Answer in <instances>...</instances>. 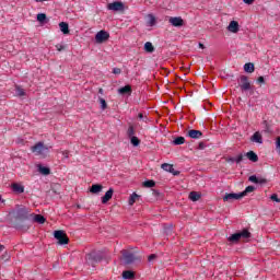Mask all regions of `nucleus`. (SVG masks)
Masks as SVG:
<instances>
[{"mask_svg":"<svg viewBox=\"0 0 280 280\" xmlns=\"http://www.w3.org/2000/svg\"><path fill=\"white\" fill-rule=\"evenodd\" d=\"M122 260L125 266H131V264H137V261H141V256L132 252H124Z\"/></svg>","mask_w":280,"mask_h":280,"instance_id":"1","label":"nucleus"},{"mask_svg":"<svg viewBox=\"0 0 280 280\" xmlns=\"http://www.w3.org/2000/svg\"><path fill=\"white\" fill-rule=\"evenodd\" d=\"M250 237V232L246 229L242 230L241 232H236L229 237V242L233 244H237L240 240H248Z\"/></svg>","mask_w":280,"mask_h":280,"instance_id":"2","label":"nucleus"},{"mask_svg":"<svg viewBox=\"0 0 280 280\" xmlns=\"http://www.w3.org/2000/svg\"><path fill=\"white\" fill-rule=\"evenodd\" d=\"M31 152L37 154V156H43V154H47V152H49V148H47L43 142H37L31 148Z\"/></svg>","mask_w":280,"mask_h":280,"instance_id":"3","label":"nucleus"},{"mask_svg":"<svg viewBox=\"0 0 280 280\" xmlns=\"http://www.w3.org/2000/svg\"><path fill=\"white\" fill-rule=\"evenodd\" d=\"M54 237H55V240L58 241V244L60 246H65V245L69 244V236H67V233H65V231H62V230L55 231Z\"/></svg>","mask_w":280,"mask_h":280,"instance_id":"4","label":"nucleus"},{"mask_svg":"<svg viewBox=\"0 0 280 280\" xmlns=\"http://www.w3.org/2000/svg\"><path fill=\"white\" fill-rule=\"evenodd\" d=\"M238 86L243 93H246V91H253V85L246 75H241Z\"/></svg>","mask_w":280,"mask_h":280,"instance_id":"5","label":"nucleus"},{"mask_svg":"<svg viewBox=\"0 0 280 280\" xmlns=\"http://www.w3.org/2000/svg\"><path fill=\"white\" fill-rule=\"evenodd\" d=\"M86 261L90 266L95 267V264H100V261H102V254L93 252L88 255Z\"/></svg>","mask_w":280,"mask_h":280,"instance_id":"6","label":"nucleus"},{"mask_svg":"<svg viewBox=\"0 0 280 280\" xmlns=\"http://www.w3.org/2000/svg\"><path fill=\"white\" fill-rule=\"evenodd\" d=\"M108 38H110V34H108V32H106V31H100L95 35V42L98 45H102V43H106V40H108Z\"/></svg>","mask_w":280,"mask_h":280,"instance_id":"7","label":"nucleus"},{"mask_svg":"<svg viewBox=\"0 0 280 280\" xmlns=\"http://www.w3.org/2000/svg\"><path fill=\"white\" fill-rule=\"evenodd\" d=\"M242 198H244V194L238 192H230V194H225V196L223 197V201L224 202H233V200H242Z\"/></svg>","mask_w":280,"mask_h":280,"instance_id":"8","label":"nucleus"},{"mask_svg":"<svg viewBox=\"0 0 280 280\" xmlns=\"http://www.w3.org/2000/svg\"><path fill=\"white\" fill-rule=\"evenodd\" d=\"M168 23L172 24L173 27H183V25H185V20L180 16H171Z\"/></svg>","mask_w":280,"mask_h":280,"instance_id":"9","label":"nucleus"},{"mask_svg":"<svg viewBox=\"0 0 280 280\" xmlns=\"http://www.w3.org/2000/svg\"><path fill=\"white\" fill-rule=\"evenodd\" d=\"M108 10H112L113 12H121L124 11V2H113L107 5Z\"/></svg>","mask_w":280,"mask_h":280,"instance_id":"10","label":"nucleus"},{"mask_svg":"<svg viewBox=\"0 0 280 280\" xmlns=\"http://www.w3.org/2000/svg\"><path fill=\"white\" fill-rule=\"evenodd\" d=\"M15 220L19 222H24V220H27V210L26 209H20L14 213Z\"/></svg>","mask_w":280,"mask_h":280,"instance_id":"11","label":"nucleus"},{"mask_svg":"<svg viewBox=\"0 0 280 280\" xmlns=\"http://www.w3.org/2000/svg\"><path fill=\"white\" fill-rule=\"evenodd\" d=\"M228 30L232 32V34H237L240 32V23L237 21H231Z\"/></svg>","mask_w":280,"mask_h":280,"instance_id":"12","label":"nucleus"},{"mask_svg":"<svg viewBox=\"0 0 280 280\" xmlns=\"http://www.w3.org/2000/svg\"><path fill=\"white\" fill-rule=\"evenodd\" d=\"M187 137H189L190 139H200V137H202V131L190 129L187 132Z\"/></svg>","mask_w":280,"mask_h":280,"instance_id":"13","label":"nucleus"},{"mask_svg":"<svg viewBox=\"0 0 280 280\" xmlns=\"http://www.w3.org/2000/svg\"><path fill=\"white\" fill-rule=\"evenodd\" d=\"M113 194H115V190L113 188H109L102 197V203L106 205V202H108V200L113 198Z\"/></svg>","mask_w":280,"mask_h":280,"instance_id":"14","label":"nucleus"},{"mask_svg":"<svg viewBox=\"0 0 280 280\" xmlns=\"http://www.w3.org/2000/svg\"><path fill=\"white\" fill-rule=\"evenodd\" d=\"M162 170H164V172H170V174H174V176H178V172L174 171V165L172 164H162Z\"/></svg>","mask_w":280,"mask_h":280,"instance_id":"15","label":"nucleus"},{"mask_svg":"<svg viewBox=\"0 0 280 280\" xmlns=\"http://www.w3.org/2000/svg\"><path fill=\"white\" fill-rule=\"evenodd\" d=\"M250 141H253L254 143H264V138L261 137V133H259V131H256L252 136Z\"/></svg>","mask_w":280,"mask_h":280,"instance_id":"16","label":"nucleus"},{"mask_svg":"<svg viewBox=\"0 0 280 280\" xmlns=\"http://www.w3.org/2000/svg\"><path fill=\"white\" fill-rule=\"evenodd\" d=\"M118 93H119L120 95H130V93H132V86H130V85H125V86H122V88H120V89L118 90Z\"/></svg>","mask_w":280,"mask_h":280,"instance_id":"17","label":"nucleus"},{"mask_svg":"<svg viewBox=\"0 0 280 280\" xmlns=\"http://www.w3.org/2000/svg\"><path fill=\"white\" fill-rule=\"evenodd\" d=\"M246 156H247L248 161H252V163H257V161H259V156L254 151H248L246 153Z\"/></svg>","mask_w":280,"mask_h":280,"instance_id":"18","label":"nucleus"},{"mask_svg":"<svg viewBox=\"0 0 280 280\" xmlns=\"http://www.w3.org/2000/svg\"><path fill=\"white\" fill-rule=\"evenodd\" d=\"M200 198H202V195H200V192H198V191H191L189 194V200H191L192 202H198V200H200Z\"/></svg>","mask_w":280,"mask_h":280,"instance_id":"19","label":"nucleus"},{"mask_svg":"<svg viewBox=\"0 0 280 280\" xmlns=\"http://www.w3.org/2000/svg\"><path fill=\"white\" fill-rule=\"evenodd\" d=\"M12 189L16 194H23L25 191V187L21 184H12Z\"/></svg>","mask_w":280,"mask_h":280,"instance_id":"20","label":"nucleus"},{"mask_svg":"<svg viewBox=\"0 0 280 280\" xmlns=\"http://www.w3.org/2000/svg\"><path fill=\"white\" fill-rule=\"evenodd\" d=\"M102 189H104V186H102L100 184H94L91 186L90 191H91V194H100V191H102Z\"/></svg>","mask_w":280,"mask_h":280,"instance_id":"21","label":"nucleus"},{"mask_svg":"<svg viewBox=\"0 0 280 280\" xmlns=\"http://www.w3.org/2000/svg\"><path fill=\"white\" fill-rule=\"evenodd\" d=\"M144 51L147 54H154V45H152V42H147L144 44Z\"/></svg>","mask_w":280,"mask_h":280,"instance_id":"22","label":"nucleus"},{"mask_svg":"<svg viewBox=\"0 0 280 280\" xmlns=\"http://www.w3.org/2000/svg\"><path fill=\"white\" fill-rule=\"evenodd\" d=\"M38 172L40 174H43L44 176H49V174H51V170H49V167H46V166H43V165L38 166Z\"/></svg>","mask_w":280,"mask_h":280,"instance_id":"23","label":"nucleus"},{"mask_svg":"<svg viewBox=\"0 0 280 280\" xmlns=\"http://www.w3.org/2000/svg\"><path fill=\"white\" fill-rule=\"evenodd\" d=\"M244 71H246V73H253L255 71V65L252 62L245 63Z\"/></svg>","mask_w":280,"mask_h":280,"instance_id":"24","label":"nucleus"},{"mask_svg":"<svg viewBox=\"0 0 280 280\" xmlns=\"http://www.w3.org/2000/svg\"><path fill=\"white\" fill-rule=\"evenodd\" d=\"M59 27L62 34H69V24L67 22L59 23Z\"/></svg>","mask_w":280,"mask_h":280,"instance_id":"25","label":"nucleus"},{"mask_svg":"<svg viewBox=\"0 0 280 280\" xmlns=\"http://www.w3.org/2000/svg\"><path fill=\"white\" fill-rule=\"evenodd\" d=\"M122 279H129L132 280L135 279V272L131 270H126L122 272Z\"/></svg>","mask_w":280,"mask_h":280,"instance_id":"26","label":"nucleus"},{"mask_svg":"<svg viewBox=\"0 0 280 280\" xmlns=\"http://www.w3.org/2000/svg\"><path fill=\"white\" fill-rule=\"evenodd\" d=\"M185 143V137H177L173 140L174 145H183Z\"/></svg>","mask_w":280,"mask_h":280,"instance_id":"27","label":"nucleus"},{"mask_svg":"<svg viewBox=\"0 0 280 280\" xmlns=\"http://www.w3.org/2000/svg\"><path fill=\"white\" fill-rule=\"evenodd\" d=\"M139 195H137V192H133L130 198H129V205L132 206L137 202V200H139Z\"/></svg>","mask_w":280,"mask_h":280,"instance_id":"28","label":"nucleus"},{"mask_svg":"<svg viewBox=\"0 0 280 280\" xmlns=\"http://www.w3.org/2000/svg\"><path fill=\"white\" fill-rule=\"evenodd\" d=\"M155 185H156V182H154L152 179L143 182V187H147L149 189L152 188V187H155Z\"/></svg>","mask_w":280,"mask_h":280,"instance_id":"29","label":"nucleus"},{"mask_svg":"<svg viewBox=\"0 0 280 280\" xmlns=\"http://www.w3.org/2000/svg\"><path fill=\"white\" fill-rule=\"evenodd\" d=\"M34 220L38 224H45V217H43V214H35Z\"/></svg>","mask_w":280,"mask_h":280,"instance_id":"30","label":"nucleus"},{"mask_svg":"<svg viewBox=\"0 0 280 280\" xmlns=\"http://www.w3.org/2000/svg\"><path fill=\"white\" fill-rule=\"evenodd\" d=\"M253 191H255V186H247V187L245 188V190L242 191L241 194H243V198H244V196H246V195H248V194H253Z\"/></svg>","mask_w":280,"mask_h":280,"instance_id":"31","label":"nucleus"},{"mask_svg":"<svg viewBox=\"0 0 280 280\" xmlns=\"http://www.w3.org/2000/svg\"><path fill=\"white\" fill-rule=\"evenodd\" d=\"M15 94H16L19 97H23V96H25V90H23V88H21V86H16V88H15Z\"/></svg>","mask_w":280,"mask_h":280,"instance_id":"32","label":"nucleus"},{"mask_svg":"<svg viewBox=\"0 0 280 280\" xmlns=\"http://www.w3.org/2000/svg\"><path fill=\"white\" fill-rule=\"evenodd\" d=\"M98 103L101 104L102 110H106V108H108V104L106 103V100L102 98L101 96L98 97Z\"/></svg>","mask_w":280,"mask_h":280,"instance_id":"33","label":"nucleus"},{"mask_svg":"<svg viewBox=\"0 0 280 280\" xmlns=\"http://www.w3.org/2000/svg\"><path fill=\"white\" fill-rule=\"evenodd\" d=\"M37 21H38V23H44L45 21H47V14L38 13L37 14Z\"/></svg>","mask_w":280,"mask_h":280,"instance_id":"34","label":"nucleus"},{"mask_svg":"<svg viewBox=\"0 0 280 280\" xmlns=\"http://www.w3.org/2000/svg\"><path fill=\"white\" fill-rule=\"evenodd\" d=\"M130 139H131V143L133 144L135 148H137L141 144V140H139V138L132 136Z\"/></svg>","mask_w":280,"mask_h":280,"instance_id":"35","label":"nucleus"},{"mask_svg":"<svg viewBox=\"0 0 280 280\" xmlns=\"http://www.w3.org/2000/svg\"><path fill=\"white\" fill-rule=\"evenodd\" d=\"M127 135L129 138L135 137V127L130 126L127 130Z\"/></svg>","mask_w":280,"mask_h":280,"instance_id":"36","label":"nucleus"},{"mask_svg":"<svg viewBox=\"0 0 280 280\" xmlns=\"http://www.w3.org/2000/svg\"><path fill=\"white\" fill-rule=\"evenodd\" d=\"M248 182L255 183L257 185V183H259V177L252 175V176H249Z\"/></svg>","mask_w":280,"mask_h":280,"instance_id":"37","label":"nucleus"},{"mask_svg":"<svg viewBox=\"0 0 280 280\" xmlns=\"http://www.w3.org/2000/svg\"><path fill=\"white\" fill-rule=\"evenodd\" d=\"M149 23H150L151 26L154 25L156 23V18H154V15L150 14L149 15Z\"/></svg>","mask_w":280,"mask_h":280,"instance_id":"38","label":"nucleus"},{"mask_svg":"<svg viewBox=\"0 0 280 280\" xmlns=\"http://www.w3.org/2000/svg\"><path fill=\"white\" fill-rule=\"evenodd\" d=\"M244 161V154H238L236 158H235V163L240 164L241 162Z\"/></svg>","mask_w":280,"mask_h":280,"instance_id":"39","label":"nucleus"},{"mask_svg":"<svg viewBox=\"0 0 280 280\" xmlns=\"http://www.w3.org/2000/svg\"><path fill=\"white\" fill-rule=\"evenodd\" d=\"M270 200H272L273 202H280L279 196L277 194L271 195Z\"/></svg>","mask_w":280,"mask_h":280,"instance_id":"40","label":"nucleus"},{"mask_svg":"<svg viewBox=\"0 0 280 280\" xmlns=\"http://www.w3.org/2000/svg\"><path fill=\"white\" fill-rule=\"evenodd\" d=\"M266 183H268V180L266 178H258L257 185H266Z\"/></svg>","mask_w":280,"mask_h":280,"instance_id":"41","label":"nucleus"},{"mask_svg":"<svg viewBox=\"0 0 280 280\" xmlns=\"http://www.w3.org/2000/svg\"><path fill=\"white\" fill-rule=\"evenodd\" d=\"M56 49H57V51H63V49H67V46L58 44V45H56Z\"/></svg>","mask_w":280,"mask_h":280,"instance_id":"42","label":"nucleus"},{"mask_svg":"<svg viewBox=\"0 0 280 280\" xmlns=\"http://www.w3.org/2000/svg\"><path fill=\"white\" fill-rule=\"evenodd\" d=\"M113 73H114L115 75H119V74L121 73V69H120V68H114V69H113Z\"/></svg>","mask_w":280,"mask_h":280,"instance_id":"43","label":"nucleus"},{"mask_svg":"<svg viewBox=\"0 0 280 280\" xmlns=\"http://www.w3.org/2000/svg\"><path fill=\"white\" fill-rule=\"evenodd\" d=\"M154 259H156V254H151V255L148 257V261H154Z\"/></svg>","mask_w":280,"mask_h":280,"instance_id":"44","label":"nucleus"},{"mask_svg":"<svg viewBox=\"0 0 280 280\" xmlns=\"http://www.w3.org/2000/svg\"><path fill=\"white\" fill-rule=\"evenodd\" d=\"M139 119H142L143 121L148 122V118L143 117V113L138 114Z\"/></svg>","mask_w":280,"mask_h":280,"instance_id":"45","label":"nucleus"},{"mask_svg":"<svg viewBox=\"0 0 280 280\" xmlns=\"http://www.w3.org/2000/svg\"><path fill=\"white\" fill-rule=\"evenodd\" d=\"M257 82H258V84H264L266 82V80L264 79V77H259L257 79Z\"/></svg>","mask_w":280,"mask_h":280,"instance_id":"46","label":"nucleus"},{"mask_svg":"<svg viewBox=\"0 0 280 280\" xmlns=\"http://www.w3.org/2000/svg\"><path fill=\"white\" fill-rule=\"evenodd\" d=\"M207 145H205V142H199L198 150H205Z\"/></svg>","mask_w":280,"mask_h":280,"instance_id":"47","label":"nucleus"},{"mask_svg":"<svg viewBox=\"0 0 280 280\" xmlns=\"http://www.w3.org/2000/svg\"><path fill=\"white\" fill-rule=\"evenodd\" d=\"M244 3H246L247 5H253V3H255V0H243Z\"/></svg>","mask_w":280,"mask_h":280,"instance_id":"48","label":"nucleus"},{"mask_svg":"<svg viewBox=\"0 0 280 280\" xmlns=\"http://www.w3.org/2000/svg\"><path fill=\"white\" fill-rule=\"evenodd\" d=\"M228 162H229V163H235V158H230V159L228 160Z\"/></svg>","mask_w":280,"mask_h":280,"instance_id":"49","label":"nucleus"},{"mask_svg":"<svg viewBox=\"0 0 280 280\" xmlns=\"http://www.w3.org/2000/svg\"><path fill=\"white\" fill-rule=\"evenodd\" d=\"M63 156H65L66 159H69V152H68V151H65V152H63Z\"/></svg>","mask_w":280,"mask_h":280,"instance_id":"50","label":"nucleus"},{"mask_svg":"<svg viewBox=\"0 0 280 280\" xmlns=\"http://www.w3.org/2000/svg\"><path fill=\"white\" fill-rule=\"evenodd\" d=\"M98 93L101 94V95H103L104 94V89H98Z\"/></svg>","mask_w":280,"mask_h":280,"instance_id":"51","label":"nucleus"},{"mask_svg":"<svg viewBox=\"0 0 280 280\" xmlns=\"http://www.w3.org/2000/svg\"><path fill=\"white\" fill-rule=\"evenodd\" d=\"M0 250H5V246L0 244Z\"/></svg>","mask_w":280,"mask_h":280,"instance_id":"52","label":"nucleus"},{"mask_svg":"<svg viewBox=\"0 0 280 280\" xmlns=\"http://www.w3.org/2000/svg\"><path fill=\"white\" fill-rule=\"evenodd\" d=\"M200 49H205V44H199Z\"/></svg>","mask_w":280,"mask_h":280,"instance_id":"53","label":"nucleus"},{"mask_svg":"<svg viewBox=\"0 0 280 280\" xmlns=\"http://www.w3.org/2000/svg\"><path fill=\"white\" fill-rule=\"evenodd\" d=\"M0 202H1V195H0Z\"/></svg>","mask_w":280,"mask_h":280,"instance_id":"54","label":"nucleus"}]
</instances>
